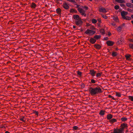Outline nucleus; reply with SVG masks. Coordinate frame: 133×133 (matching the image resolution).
<instances>
[{"instance_id":"1","label":"nucleus","mask_w":133,"mask_h":133,"mask_svg":"<svg viewBox=\"0 0 133 133\" xmlns=\"http://www.w3.org/2000/svg\"><path fill=\"white\" fill-rule=\"evenodd\" d=\"M89 90L92 95H95L98 93L102 92L101 89L98 86L94 88L90 87L89 88Z\"/></svg>"},{"instance_id":"2","label":"nucleus","mask_w":133,"mask_h":133,"mask_svg":"<svg viewBox=\"0 0 133 133\" xmlns=\"http://www.w3.org/2000/svg\"><path fill=\"white\" fill-rule=\"evenodd\" d=\"M121 128L119 129H115L114 132L112 133H123L124 129H127L128 127L127 124L126 123H123L121 124Z\"/></svg>"},{"instance_id":"3","label":"nucleus","mask_w":133,"mask_h":133,"mask_svg":"<svg viewBox=\"0 0 133 133\" xmlns=\"http://www.w3.org/2000/svg\"><path fill=\"white\" fill-rule=\"evenodd\" d=\"M95 31L91 30L88 29L85 32V33L89 35H91L95 33Z\"/></svg>"},{"instance_id":"4","label":"nucleus","mask_w":133,"mask_h":133,"mask_svg":"<svg viewBox=\"0 0 133 133\" xmlns=\"http://www.w3.org/2000/svg\"><path fill=\"white\" fill-rule=\"evenodd\" d=\"M75 23L77 25L80 26L83 23V22L82 21L81 19H80L77 20H76Z\"/></svg>"},{"instance_id":"5","label":"nucleus","mask_w":133,"mask_h":133,"mask_svg":"<svg viewBox=\"0 0 133 133\" xmlns=\"http://www.w3.org/2000/svg\"><path fill=\"white\" fill-rule=\"evenodd\" d=\"M90 72L89 74H90L93 77L94 76L96 73V71L93 70H90Z\"/></svg>"},{"instance_id":"6","label":"nucleus","mask_w":133,"mask_h":133,"mask_svg":"<svg viewBox=\"0 0 133 133\" xmlns=\"http://www.w3.org/2000/svg\"><path fill=\"white\" fill-rule=\"evenodd\" d=\"M128 12H127L123 11L121 12V15L122 16V18L125 17V16L128 14Z\"/></svg>"},{"instance_id":"7","label":"nucleus","mask_w":133,"mask_h":133,"mask_svg":"<svg viewBox=\"0 0 133 133\" xmlns=\"http://www.w3.org/2000/svg\"><path fill=\"white\" fill-rule=\"evenodd\" d=\"M106 43L108 46H111L113 45L114 43L111 41L109 40Z\"/></svg>"},{"instance_id":"8","label":"nucleus","mask_w":133,"mask_h":133,"mask_svg":"<svg viewBox=\"0 0 133 133\" xmlns=\"http://www.w3.org/2000/svg\"><path fill=\"white\" fill-rule=\"evenodd\" d=\"M73 17L76 20H77L81 19L78 15H73Z\"/></svg>"},{"instance_id":"9","label":"nucleus","mask_w":133,"mask_h":133,"mask_svg":"<svg viewBox=\"0 0 133 133\" xmlns=\"http://www.w3.org/2000/svg\"><path fill=\"white\" fill-rule=\"evenodd\" d=\"M90 42L92 44L94 43L96 41V39L93 38H91L89 40Z\"/></svg>"},{"instance_id":"10","label":"nucleus","mask_w":133,"mask_h":133,"mask_svg":"<svg viewBox=\"0 0 133 133\" xmlns=\"http://www.w3.org/2000/svg\"><path fill=\"white\" fill-rule=\"evenodd\" d=\"M99 11L101 12H103V13H106L107 12V11L105 8H101L99 9Z\"/></svg>"},{"instance_id":"11","label":"nucleus","mask_w":133,"mask_h":133,"mask_svg":"<svg viewBox=\"0 0 133 133\" xmlns=\"http://www.w3.org/2000/svg\"><path fill=\"white\" fill-rule=\"evenodd\" d=\"M126 5L129 7L133 8V4L130 3H127Z\"/></svg>"},{"instance_id":"12","label":"nucleus","mask_w":133,"mask_h":133,"mask_svg":"<svg viewBox=\"0 0 133 133\" xmlns=\"http://www.w3.org/2000/svg\"><path fill=\"white\" fill-rule=\"evenodd\" d=\"M69 107L70 108H71V109H70V112H71L72 111V110H71V108H72V105H70L69 104V103H68V104H67V109H70V108H68V107ZM68 111V110L67 109V111Z\"/></svg>"},{"instance_id":"13","label":"nucleus","mask_w":133,"mask_h":133,"mask_svg":"<svg viewBox=\"0 0 133 133\" xmlns=\"http://www.w3.org/2000/svg\"><path fill=\"white\" fill-rule=\"evenodd\" d=\"M107 117L108 119L110 120L112 118V115L111 114H108L107 115Z\"/></svg>"},{"instance_id":"14","label":"nucleus","mask_w":133,"mask_h":133,"mask_svg":"<svg viewBox=\"0 0 133 133\" xmlns=\"http://www.w3.org/2000/svg\"><path fill=\"white\" fill-rule=\"evenodd\" d=\"M117 121V120L116 119L113 118L111 119L109 121V122L111 123H112L114 122H115Z\"/></svg>"},{"instance_id":"15","label":"nucleus","mask_w":133,"mask_h":133,"mask_svg":"<svg viewBox=\"0 0 133 133\" xmlns=\"http://www.w3.org/2000/svg\"><path fill=\"white\" fill-rule=\"evenodd\" d=\"M36 5L34 2L32 3L31 5V6L33 8H35L36 7Z\"/></svg>"},{"instance_id":"16","label":"nucleus","mask_w":133,"mask_h":133,"mask_svg":"<svg viewBox=\"0 0 133 133\" xmlns=\"http://www.w3.org/2000/svg\"><path fill=\"white\" fill-rule=\"evenodd\" d=\"M94 46L96 48L98 49H100L101 47V46L98 44H95Z\"/></svg>"},{"instance_id":"17","label":"nucleus","mask_w":133,"mask_h":133,"mask_svg":"<svg viewBox=\"0 0 133 133\" xmlns=\"http://www.w3.org/2000/svg\"><path fill=\"white\" fill-rule=\"evenodd\" d=\"M101 37L100 35H96L94 37V38L96 39H98Z\"/></svg>"},{"instance_id":"18","label":"nucleus","mask_w":133,"mask_h":133,"mask_svg":"<svg viewBox=\"0 0 133 133\" xmlns=\"http://www.w3.org/2000/svg\"><path fill=\"white\" fill-rule=\"evenodd\" d=\"M116 1L120 3H125L124 1L123 0H115Z\"/></svg>"},{"instance_id":"19","label":"nucleus","mask_w":133,"mask_h":133,"mask_svg":"<svg viewBox=\"0 0 133 133\" xmlns=\"http://www.w3.org/2000/svg\"><path fill=\"white\" fill-rule=\"evenodd\" d=\"M123 18L124 19L128 20H130L131 19V18L130 17L128 16L124 17Z\"/></svg>"},{"instance_id":"20","label":"nucleus","mask_w":133,"mask_h":133,"mask_svg":"<svg viewBox=\"0 0 133 133\" xmlns=\"http://www.w3.org/2000/svg\"><path fill=\"white\" fill-rule=\"evenodd\" d=\"M56 11L58 14H60L61 13V10L59 8L57 9L56 10Z\"/></svg>"},{"instance_id":"21","label":"nucleus","mask_w":133,"mask_h":133,"mask_svg":"<svg viewBox=\"0 0 133 133\" xmlns=\"http://www.w3.org/2000/svg\"><path fill=\"white\" fill-rule=\"evenodd\" d=\"M99 114L101 115H103L104 114V111L101 110L99 113Z\"/></svg>"},{"instance_id":"22","label":"nucleus","mask_w":133,"mask_h":133,"mask_svg":"<svg viewBox=\"0 0 133 133\" xmlns=\"http://www.w3.org/2000/svg\"><path fill=\"white\" fill-rule=\"evenodd\" d=\"M128 98L131 101L133 102V96H128Z\"/></svg>"},{"instance_id":"23","label":"nucleus","mask_w":133,"mask_h":133,"mask_svg":"<svg viewBox=\"0 0 133 133\" xmlns=\"http://www.w3.org/2000/svg\"><path fill=\"white\" fill-rule=\"evenodd\" d=\"M121 119L122 121H125L127 119V118L125 117H123L121 118Z\"/></svg>"},{"instance_id":"24","label":"nucleus","mask_w":133,"mask_h":133,"mask_svg":"<svg viewBox=\"0 0 133 133\" xmlns=\"http://www.w3.org/2000/svg\"><path fill=\"white\" fill-rule=\"evenodd\" d=\"M117 55V53L115 52H113L112 53V55L113 57H115Z\"/></svg>"},{"instance_id":"25","label":"nucleus","mask_w":133,"mask_h":133,"mask_svg":"<svg viewBox=\"0 0 133 133\" xmlns=\"http://www.w3.org/2000/svg\"><path fill=\"white\" fill-rule=\"evenodd\" d=\"M121 94L119 93L116 92V95L118 97H120L121 96Z\"/></svg>"},{"instance_id":"26","label":"nucleus","mask_w":133,"mask_h":133,"mask_svg":"<svg viewBox=\"0 0 133 133\" xmlns=\"http://www.w3.org/2000/svg\"><path fill=\"white\" fill-rule=\"evenodd\" d=\"M77 9L80 13H82V12L83 11L82 9L80 8H78Z\"/></svg>"},{"instance_id":"27","label":"nucleus","mask_w":133,"mask_h":133,"mask_svg":"<svg viewBox=\"0 0 133 133\" xmlns=\"http://www.w3.org/2000/svg\"><path fill=\"white\" fill-rule=\"evenodd\" d=\"M77 74L79 76H81L82 74V72L79 71H77Z\"/></svg>"},{"instance_id":"28","label":"nucleus","mask_w":133,"mask_h":133,"mask_svg":"<svg viewBox=\"0 0 133 133\" xmlns=\"http://www.w3.org/2000/svg\"><path fill=\"white\" fill-rule=\"evenodd\" d=\"M102 73H98L96 74V77H98L101 76V75Z\"/></svg>"},{"instance_id":"29","label":"nucleus","mask_w":133,"mask_h":133,"mask_svg":"<svg viewBox=\"0 0 133 133\" xmlns=\"http://www.w3.org/2000/svg\"><path fill=\"white\" fill-rule=\"evenodd\" d=\"M63 7L65 9H66V3L65 2L63 4Z\"/></svg>"},{"instance_id":"30","label":"nucleus","mask_w":133,"mask_h":133,"mask_svg":"<svg viewBox=\"0 0 133 133\" xmlns=\"http://www.w3.org/2000/svg\"><path fill=\"white\" fill-rule=\"evenodd\" d=\"M92 22L93 23L95 24L97 22V21L96 19H92Z\"/></svg>"},{"instance_id":"31","label":"nucleus","mask_w":133,"mask_h":133,"mask_svg":"<svg viewBox=\"0 0 133 133\" xmlns=\"http://www.w3.org/2000/svg\"><path fill=\"white\" fill-rule=\"evenodd\" d=\"M122 27L121 26H119L117 29V30L119 31H120L121 30Z\"/></svg>"},{"instance_id":"32","label":"nucleus","mask_w":133,"mask_h":133,"mask_svg":"<svg viewBox=\"0 0 133 133\" xmlns=\"http://www.w3.org/2000/svg\"><path fill=\"white\" fill-rule=\"evenodd\" d=\"M85 12L84 11H83L82 12V13H81V15L82 16H86V14H85L84 13Z\"/></svg>"},{"instance_id":"33","label":"nucleus","mask_w":133,"mask_h":133,"mask_svg":"<svg viewBox=\"0 0 133 133\" xmlns=\"http://www.w3.org/2000/svg\"><path fill=\"white\" fill-rule=\"evenodd\" d=\"M119 6L118 5H116L114 7L115 9L116 10H118L119 8Z\"/></svg>"},{"instance_id":"34","label":"nucleus","mask_w":133,"mask_h":133,"mask_svg":"<svg viewBox=\"0 0 133 133\" xmlns=\"http://www.w3.org/2000/svg\"><path fill=\"white\" fill-rule=\"evenodd\" d=\"M90 29L92 30H94L95 29V28L94 27V26H90Z\"/></svg>"},{"instance_id":"35","label":"nucleus","mask_w":133,"mask_h":133,"mask_svg":"<svg viewBox=\"0 0 133 133\" xmlns=\"http://www.w3.org/2000/svg\"><path fill=\"white\" fill-rule=\"evenodd\" d=\"M101 32L102 34H104L105 33L104 29L101 30Z\"/></svg>"},{"instance_id":"36","label":"nucleus","mask_w":133,"mask_h":133,"mask_svg":"<svg viewBox=\"0 0 133 133\" xmlns=\"http://www.w3.org/2000/svg\"><path fill=\"white\" fill-rule=\"evenodd\" d=\"M123 38H121V39H119L118 40V42L119 43H120L121 42H122V41H123Z\"/></svg>"},{"instance_id":"37","label":"nucleus","mask_w":133,"mask_h":133,"mask_svg":"<svg viewBox=\"0 0 133 133\" xmlns=\"http://www.w3.org/2000/svg\"><path fill=\"white\" fill-rule=\"evenodd\" d=\"M129 47L131 49H133V44H130L129 45Z\"/></svg>"},{"instance_id":"38","label":"nucleus","mask_w":133,"mask_h":133,"mask_svg":"<svg viewBox=\"0 0 133 133\" xmlns=\"http://www.w3.org/2000/svg\"><path fill=\"white\" fill-rule=\"evenodd\" d=\"M131 56L130 55H127L125 56V57H126L127 59H128V58H129Z\"/></svg>"},{"instance_id":"39","label":"nucleus","mask_w":133,"mask_h":133,"mask_svg":"<svg viewBox=\"0 0 133 133\" xmlns=\"http://www.w3.org/2000/svg\"><path fill=\"white\" fill-rule=\"evenodd\" d=\"M73 129H75V130H77L78 129V127L77 126H74L73 127Z\"/></svg>"},{"instance_id":"40","label":"nucleus","mask_w":133,"mask_h":133,"mask_svg":"<svg viewBox=\"0 0 133 133\" xmlns=\"http://www.w3.org/2000/svg\"><path fill=\"white\" fill-rule=\"evenodd\" d=\"M68 122H67V126L68 128H70V125L71 124L70 123H67Z\"/></svg>"},{"instance_id":"41","label":"nucleus","mask_w":133,"mask_h":133,"mask_svg":"<svg viewBox=\"0 0 133 133\" xmlns=\"http://www.w3.org/2000/svg\"><path fill=\"white\" fill-rule=\"evenodd\" d=\"M114 19L117 22L118 21V19L117 17H115L114 18Z\"/></svg>"},{"instance_id":"42","label":"nucleus","mask_w":133,"mask_h":133,"mask_svg":"<svg viewBox=\"0 0 133 133\" xmlns=\"http://www.w3.org/2000/svg\"><path fill=\"white\" fill-rule=\"evenodd\" d=\"M91 82L92 83H95V82H96L95 81L94 79H91Z\"/></svg>"},{"instance_id":"43","label":"nucleus","mask_w":133,"mask_h":133,"mask_svg":"<svg viewBox=\"0 0 133 133\" xmlns=\"http://www.w3.org/2000/svg\"><path fill=\"white\" fill-rule=\"evenodd\" d=\"M103 17L105 19H107V17L105 15H102Z\"/></svg>"},{"instance_id":"44","label":"nucleus","mask_w":133,"mask_h":133,"mask_svg":"<svg viewBox=\"0 0 133 133\" xmlns=\"http://www.w3.org/2000/svg\"><path fill=\"white\" fill-rule=\"evenodd\" d=\"M34 113L35 114L37 115H38V112L36 111H34Z\"/></svg>"},{"instance_id":"45","label":"nucleus","mask_w":133,"mask_h":133,"mask_svg":"<svg viewBox=\"0 0 133 133\" xmlns=\"http://www.w3.org/2000/svg\"><path fill=\"white\" fill-rule=\"evenodd\" d=\"M67 1H69V2H75V0H67Z\"/></svg>"},{"instance_id":"46","label":"nucleus","mask_w":133,"mask_h":133,"mask_svg":"<svg viewBox=\"0 0 133 133\" xmlns=\"http://www.w3.org/2000/svg\"><path fill=\"white\" fill-rule=\"evenodd\" d=\"M24 118V117H23V118H21L20 119V121L23 122H25V121L23 120V118Z\"/></svg>"},{"instance_id":"47","label":"nucleus","mask_w":133,"mask_h":133,"mask_svg":"<svg viewBox=\"0 0 133 133\" xmlns=\"http://www.w3.org/2000/svg\"><path fill=\"white\" fill-rule=\"evenodd\" d=\"M76 10H74L73 9H71L70 10V12H74Z\"/></svg>"},{"instance_id":"48","label":"nucleus","mask_w":133,"mask_h":133,"mask_svg":"<svg viewBox=\"0 0 133 133\" xmlns=\"http://www.w3.org/2000/svg\"><path fill=\"white\" fill-rule=\"evenodd\" d=\"M120 5L121 7H123L125 6V5L123 4H120Z\"/></svg>"},{"instance_id":"49","label":"nucleus","mask_w":133,"mask_h":133,"mask_svg":"<svg viewBox=\"0 0 133 133\" xmlns=\"http://www.w3.org/2000/svg\"><path fill=\"white\" fill-rule=\"evenodd\" d=\"M109 97L110 98H112L113 99H114V97H113L112 96H111L110 95H109Z\"/></svg>"},{"instance_id":"50","label":"nucleus","mask_w":133,"mask_h":133,"mask_svg":"<svg viewBox=\"0 0 133 133\" xmlns=\"http://www.w3.org/2000/svg\"><path fill=\"white\" fill-rule=\"evenodd\" d=\"M81 86L82 87L84 88V87L85 86V85L83 83V84H82L81 85Z\"/></svg>"},{"instance_id":"51","label":"nucleus","mask_w":133,"mask_h":133,"mask_svg":"<svg viewBox=\"0 0 133 133\" xmlns=\"http://www.w3.org/2000/svg\"><path fill=\"white\" fill-rule=\"evenodd\" d=\"M104 39L105 40H108L109 39V38L108 37H105L104 38Z\"/></svg>"},{"instance_id":"52","label":"nucleus","mask_w":133,"mask_h":133,"mask_svg":"<svg viewBox=\"0 0 133 133\" xmlns=\"http://www.w3.org/2000/svg\"><path fill=\"white\" fill-rule=\"evenodd\" d=\"M125 25V23H123L121 26L122 28Z\"/></svg>"},{"instance_id":"53","label":"nucleus","mask_w":133,"mask_h":133,"mask_svg":"<svg viewBox=\"0 0 133 133\" xmlns=\"http://www.w3.org/2000/svg\"><path fill=\"white\" fill-rule=\"evenodd\" d=\"M127 10L128 11H131V9L129 8H128L127 9Z\"/></svg>"},{"instance_id":"54","label":"nucleus","mask_w":133,"mask_h":133,"mask_svg":"<svg viewBox=\"0 0 133 133\" xmlns=\"http://www.w3.org/2000/svg\"><path fill=\"white\" fill-rule=\"evenodd\" d=\"M84 8L86 9V10H87L88 9V7H87L86 6H84Z\"/></svg>"},{"instance_id":"55","label":"nucleus","mask_w":133,"mask_h":133,"mask_svg":"<svg viewBox=\"0 0 133 133\" xmlns=\"http://www.w3.org/2000/svg\"><path fill=\"white\" fill-rule=\"evenodd\" d=\"M98 21L99 22H101V20L99 19H98Z\"/></svg>"},{"instance_id":"56","label":"nucleus","mask_w":133,"mask_h":133,"mask_svg":"<svg viewBox=\"0 0 133 133\" xmlns=\"http://www.w3.org/2000/svg\"><path fill=\"white\" fill-rule=\"evenodd\" d=\"M108 35L109 36H110L111 35V33L110 32H109L108 33Z\"/></svg>"},{"instance_id":"57","label":"nucleus","mask_w":133,"mask_h":133,"mask_svg":"<svg viewBox=\"0 0 133 133\" xmlns=\"http://www.w3.org/2000/svg\"><path fill=\"white\" fill-rule=\"evenodd\" d=\"M5 133H10V132L8 131H5Z\"/></svg>"},{"instance_id":"58","label":"nucleus","mask_w":133,"mask_h":133,"mask_svg":"<svg viewBox=\"0 0 133 133\" xmlns=\"http://www.w3.org/2000/svg\"><path fill=\"white\" fill-rule=\"evenodd\" d=\"M73 27L75 29L76 28V26H75L73 25Z\"/></svg>"},{"instance_id":"59","label":"nucleus","mask_w":133,"mask_h":133,"mask_svg":"<svg viewBox=\"0 0 133 133\" xmlns=\"http://www.w3.org/2000/svg\"><path fill=\"white\" fill-rule=\"evenodd\" d=\"M130 42H133V40L132 39H130Z\"/></svg>"},{"instance_id":"60","label":"nucleus","mask_w":133,"mask_h":133,"mask_svg":"<svg viewBox=\"0 0 133 133\" xmlns=\"http://www.w3.org/2000/svg\"><path fill=\"white\" fill-rule=\"evenodd\" d=\"M131 18H133V15H131Z\"/></svg>"},{"instance_id":"61","label":"nucleus","mask_w":133,"mask_h":133,"mask_svg":"<svg viewBox=\"0 0 133 133\" xmlns=\"http://www.w3.org/2000/svg\"><path fill=\"white\" fill-rule=\"evenodd\" d=\"M69 8V6L67 5V9H68Z\"/></svg>"},{"instance_id":"62","label":"nucleus","mask_w":133,"mask_h":133,"mask_svg":"<svg viewBox=\"0 0 133 133\" xmlns=\"http://www.w3.org/2000/svg\"><path fill=\"white\" fill-rule=\"evenodd\" d=\"M131 1L132 3H133V0H131Z\"/></svg>"},{"instance_id":"63","label":"nucleus","mask_w":133,"mask_h":133,"mask_svg":"<svg viewBox=\"0 0 133 133\" xmlns=\"http://www.w3.org/2000/svg\"><path fill=\"white\" fill-rule=\"evenodd\" d=\"M68 68H69V67H67V70L68 69H68Z\"/></svg>"},{"instance_id":"64","label":"nucleus","mask_w":133,"mask_h":133,"mask_svg":"<svg viewBox=\"0 0 133 133\" xmlns=\"http://www.w3.org/2000/svg\"><path fill=\"white\" fill-rule=\"evenodd\" d=\"M133 24V21H132V22H131Z\"/></svg>"}]
</instances>
